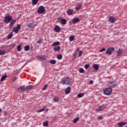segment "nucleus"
<instances>
[{
    "instance_id": "obj_1",
    "label": "nucleus",
    "mask_w": 127,
    "mask_h": 127,
    "mask_svg": "<svg viewBox=\"0 0 127 127\" xmlns=\"http://www.w3.org/2000/svg\"><path fill=\"white\" fill-rule=\"evenodd\" d=\"M109 88H107L104 91V94L107 96H110L112 94V86L109 85Z\"/></svg>"
},
{
    "instance_id": "obj_2",
    "label": "nucleus",
    "mask_w": 127,
    "mask_h": 127,
    "mask_svg": "<svg viewBox=\"0 0 127 127\" xmlns=\"http://www.w3.org/2000/svg\"><path fill=\"white\" fill-rule=\"evenodd\" d=\"M12 19V17L10 15H8L4 17L3 21L4 23H9Z\"/></svg>"
},
{
    "instance_id": "obj_3",
    "label": "nucleus",
    "mask_w": 127,
    "mask_h": 127,
    "mask_svg": "<svg viewBox=\"0 0 127 127\" xmlns=\"http://www.w3.org/2000/svg\"><path fill=\"white\" fill-rule=\"evenodd\" d=\"M45 7L43 5H41L38 7L37 12L39 14L45 13Z\"/></svg>"
},
{
    "instance_id": "obj_4",
    "label": "nucleus",
    "mask_w": 127,
    "mask_h": 127,
    "mask_svg": "<svg viewBox=\"0 0 127 127\" xmlns=\"http://www.w3.org/2000/svg\"><path fill=\"white\" fill-rule=\"evenodd\" d=\"M70 83H71V79L70 77L65 78L63 80V84H65V85H70Z\"/></svg>"
},
{
    "instance_id": "obj_5",
    "label": "nucleus",
    "mask_w": 127,
    "mask_h": 127,
    "mask_svg": "<svg viewBox=\"0 0 127 127\" xmlns=\"http://www.w3.org/2000/svg\"><path fill=\"white\" fill-rule=\"evenodd\" d=\"M58 22H61L63 25H65L66 23H67V21H66V19H63V18H59L58 19Z\"/></svg>"
},
{
    "instance_id": "obj_6",
    "label": "nucleus",
    "mask_w": 127,
    "mask_h": 127,
    "mask_svg": "<svg viewBox=\"0 0 127 127\" xmlns=\"http://www.w3.org/2000/svg\"><path fill=\"white\" fill-rule=\"evenodd\" d=\"M37 58L38 60H40L41 61L46 60V57L44 55L38 56Z\"/></svg>"
},
{
    "instance_id": "obj_7",
    "label": "nucleus",
    "mask_w": 127,
    "mask_h": 127,
    "mask_svg": "<svg viewBox=\"0 0 127 127\" xmlns=\"http://www.w3.org/2000/svg\"><path fill=\"white\" fill-rule=\"evenodd\" d=\"M16 22V20L11 19V22L9 24V28H10V29H11V28H12V26H13V25Z\"/></svg>"
},
{
    "instance_id": "obj_8",
    "label": "nucleus",
    "mask_w": 127,
    "mask_h": 127,
    "mask_svg": "<svg viewBox=\"0 0 127 127\" xmlns=\"http://www.w3.org/2000/svg\"><path fill=\"white\" fill-rule=\"evenodd\" d=\"M106 109V106L102 105L99 107L98 109L97 110V112H103Z\"/></svg>"
},
{
    "instance_id": "obj_9",
    "label": "nucleus",
    "mask_w": 127,
    "mask_h": 127,
    "mask_svg": "<svg viewBox=\"0 0 127 127\" xmlns=\"http://www.w3.org/2000/svg\"><path fill=\"white\" fill-rule=\"evenodd\" d=\"M20 90H21V91H26V87L25 88V86H20V87L17 88V91H18V92H21Z\"/></svg>"
},
{
    "instance_id": "obj_10",
    "label": "nucleus",
    "mask_w": 127,
    "mask_h": 127,
    "mask_svg": "<svg viewBox=\"0 0 127 127\" xmlns=\"http://www.w3.org/2000/svg\"><path fill=\"white\" fill-rule=\"evenodd\" d=\"M64 92L66 95L70 94V92H71V88L70 87H68L65 89Z\"/></svg>"
},
{
    "instance_id": "obj_11",
    "label": "nucleus",
    "mask_w": 127,
    "mask_h": 127,
    "mask_svg": "<svg viewBox=\"0 0 127 127\" xmlns=\"http://www.w3.org/2000/svg\"><path fill=\"white\" fill-rule=\"evenodd\" d=\"M106 54H108V55H112V48H109L106 50Z\"/></svg>"
},
{
    "instance_id": "obj_12",
    "label": "nucleus",
    "mask_w": 127,
    "mask_h": 127,
    "mask_svg": "<svg viewBox=\"0 0 127 127\" xmlns=\"http://www.w3.org/2000/svg\"><path fill=\"white\" fill-rule=\"evenodd\" d=\"M54 30L56 32H60V31H61V30H60V27H59V26H56L55 27Z\"/></svg>"
},
{
    "instance_id": "obj_13",
    "label": "nucleus",
    "mask_w": 127,
    "mask_h": 127,
    "mask_svg": "<svg viewBox=\"0 0 127 127\" xmlns=\"http://www.w3.org/2000/svg\"><path fill=\"white\" fill-rule=\"evenodd\" d=\"M79 21H80L79 18H74L72 20L73 23H77V22H79Z\"/></svg>"
},
{
    "instance_id": "obj_14",
    "label": "nucleus",
    "mask_w": 127,
    "mask_h": 127,
    "mask_svg": "<svg viewBox=\"0 0 127 127\" xmlns=\"http://www.w3.org/2000/svg\"><path fill=\"white\" fill-rule=\"evenodd\" d=\"M124 52V51L122 49H119V51L117 52V56H121L122 54H123V53Z\"/></svg>"
},
{
    "instance_id": "obj_15",
    "label": "nucleus",
    "mask_w": 127,
    "mask_h": 127,
    "mask_svg": "<svg viewBox=\"0 0 127 127\" xmlns=\"http://www.w3.org/2000/svg\"><path fill=\"white\" fill-rule=\"evenodd\" d=\"M127 124V123L126 122H121L118 124V126L119 127H124V126H126Z\"/></svg>"
},
{
    "instance_id": "obj_16",
    "label": "nucleus",
    "mask_w": 127,
    "mask_h": 127,
    "mask_svg": "<svg viewBox=\"0 0 127 127\" xmlns=\"http://www.w3.org/2000/svg\"><path fill=\"white\" fill-rule=\"evenodd\" d=\"M33 88V85H27L26 87V91H28V90H30Z\"/></svg>"
},
{
    "instance_id": "obj_17",
    "label": "nucleus",
    "mask_w": 127,
    "mask_h": 127,
    "mask_svg": "<svg viewBox=\"0 0 127 127\" xmlns=\"http://www.w3.org/2000/svg\"><path fill=\"white\" fill-rule=\"evenodd\" d=\"M6 78H7V75L5 74V75L2 76L1 77L0 81L2 82V81H4V80H5V79H6Z\"/></svg>"
},
{
    "instance_id": "obj_18",
    "label": "nucleus",
    "mask_w": 127,
    "mask_h": 127,
    "mask_svg": "<svg viewBox=\"0 0 127 127\" xmlns=\"http://www.w3.org/2000/svg\"><path fill=\"white\" fill-rule=\"evenodd\" d=\"M112 88H116V87H117V82L116 81H112Z\"/></svg>"
},
{
    "instance_id": "obj_19",
    "label": "nucleus",
    "mask_w": 127,
    "mask_h": 127,
    "mask_svg": "<svg viewBox=\"0 0 127 127\" xmlns=\"http://www.w3.org/2000/svg\"><path fill=\"white\" fill-rule=\"evenodd\" d=\"M12 31V32H15V33H18V31H19V30L16 28V27H14Z\"/></svg>"
},
{
    "instance_id": "obj_20",
    "label": "nucleus",
    "mask_w": 127,
    "mask_h": 127,
    "mask_svg": "<svg viewBox=\"0 0 127 127\" xmlns=\"http://www.w3.org/2000/svg\"><path fill=\"white\" fill-rule=\"evenodd\" d=\"M67 13L68 15H71L73 14V10L71 9H69L67 11Z\"/></svg>"
},
{
    "instance_id": "obj_21",
    "label": "nucleus",
    "mask_w": 127,
    "mask_h": 127,
    "mask_svg": "<svg viewBox=\"0 0 127 127\" xmlns=\"http://www.w3.org/2000/svg\"><path fill=\"white\" fill-rule=\"evenodd\" d=\"M61 49V48L60 47V46H57V47H55L54 48V50L55 52L60 51Z\"/></svg>"
},
{
    "instance_id": "obj_22",
    "label": "nucleus",
    "mask_w": 127,
    "mask_h": 127,
    "mask_svg": "<svg viewBox=\"0 0 127 127\" xmlns=\"http://www.w3.org/2000/svg\"><path fill=\"white\" fill-rule=\"evenodd\" d=\"M6 51L0 50V56L1 55H4V54H6Z\"/></svg>"
},
{
    "instance_id": "obj_23",
    "label": "nucleus",
    "mask_w": 127,
    "mask_h": 127,
    "mask_svg": "<svg viewBox=\"0 0 127 127\" xmlns=\"http://www.w3.org/2000/svg\"><path fill=\"white\" fill-rule=\"evenodd\" d=\"M38 1H39V0H32V3L33 5H35L36 4H37Z\"/></svg>"
},
{
    "instance_id": "obj_24",
    "label": "nucleus",
    "mask_w": 127,
    "mask_h": 127,
    "mask_svg": "<svg viewBox=\"0 0 127 127\" xmlns=\"http://www.w3.org/2000/svg\"><path fill=\"white\" fill-rule=\"evenodd\" d=\"M13 35V33L12 32H10V33H9L7 37V39H11V37H12V36Z\"/></svg>"
},
{
    "instance_id": "obj_25",
    "label": "nucleus",
    "mask_w": 127,
    "mask_h": 127,
    "mask_svg": "<svg viewBox=\"0 0 127 127\" xmlns=\"http://www.w3.org/2000/svg\"><path fill=\"white\" fill-rule=\"evenodd\" d=\"M79 120L80 118L79 117H77L73 120L72 122L73 123V124H76V123H77V122H78V121H79Z\"/></svg>"
},
{
    "instance_id": "obj_26",
    "label": "nucleus",
    "mask_w": 127,
    "mask_h": 127,
    "mask_svg": "<svg viewBox=\"0 0 127 127\" xmlns=\"http://www.w3.org/2000/svg\"><path fill=\"white\" fill-rule=\"evenodd\" d=\"M49 63H50V64H52L53 65H54L55 64H56V60H51L49 61Z\"/></svg>"
},
{
    "instance_id": "obj_27",
    "label": "nucleus",
    "mask_w": 127,
    "mask_h": 127,
    "mask_svg": "<svg viewBox=\"0 0 127 127\" xmlns=\"http://www.w3.org/2000/svg\"><path fill=\"white\" fill-rule=\"evenodd\" d=\"M24 50L25 51H29L30 47H29V45H26L24 47Z\"/></svg>"
},
{
    "instance_id": "obj_28",
    "label": "nucleus",
    "mask_w": 127,
    "mask_h": 127,
    "mask_svg": "<svg viewBox=\"0 0 127 127\" xmlns=\"http://www.w3.org/2000/svg\"><path fill=\"white\" fill-rule=\"evenodd\" d=\"M93 67L95 70H98L99 69V65L97 64H95L93 65Z\"/></svg>"
},
{
    "instance_id": "obj_29",
    "label": "nucleus",
    "mask_w": 127,
    "mask_h": 127,
    "mask_svg": "<svg viewBox=\"0 0 127 127\" xmlns=\"http://www.w3.org/2000/svg\"><path fill=\"white\" fill-rule=\"evenodd\" d=\"M81 7H82V5L81 4H79L75 7L76 10H80L81 9Z\"/></svg>"
},
{
    "instance_id": "obj_30",
    "label": "nucleus",
    "mask_w": 127,
    "mask_h": 127,
    "mask_svg": "<svg viewBox=\"0 0 127 127\" xmlns=\"http://www.w3.org/2000/svg\"><path fill=\"white\" fill-rule=\"evenodd\" d=\"M62 57H63V56H62V54H60L58 55V56H57V59L59 60H61V59H62Z\"/></svg>"
},
{
    "instance_id": "obj_31",
    "label": "nucleus",
    "mask_w": 127,
    "mask_h": 127,
    "mask_svg": "<svg viewBox=\"0 0 127 127\" xmlns=\"http://www.w3.org/2000/svg\"><path fill=\"white\" fill-rule=\"evenodd\" d=\"M69 41L72 42V41H74V39H75V36H70L69 37Z\"/></svg>"
},
{
    "instance_id": "obj_32",
    "label": "nucleus",
    "mask_w": 127,
    "mask_h": 127,
    "mask_svg": "<svg viewBox=\"0 0 127 127\" xmlns=\"http://www.w3.org/2000/svg\"><path fill=\"white\" fill-rule=\"evenodd\" d=\"M59 44H60V42H56L52 44V46H57L59 45Z\"/></svg>"
},
{
    "instance_id": "obj_33",
    "label": "nucleus",
    "mask_w": 127,
    "mask_h": 127,
    "mask_svg": "<svg viewBox=\"0 0 127 127\" xmlns=\"http://www.w3.org/2000/svg\"><path fill=\"white\" fill-rule=\"evenodd\" d=\"M79 73H85V70L83 68H80L78 69Z\"/></svg>"
},
{
    "instance_id": "obj_34",
    "label": "nucleus",
    "mask_w": 127,
    "mask_h": 127,
    "mask_svg": "<svg viewBox=\"0 0 127 127\" xmlns=\"http://www.w3.org/2000/svg\"><path fill=\"white\" fill-rule=\"evenodd\" d=\"M59 97H58V96H55L54 98V101H55V102H59Z\"/></svg>"
},
{
    "instance_id": "obj_35",
    "label": "nucleus",
    "mask_w": 127,
    "mask_h": 127,
    "mask_svg": "<svg viewBox=\"0 0 127 127\" xmlns=\"http://www.w3.org/2000/svg\"><path fill=\"white\" fill-rule=\"evenodd\" d=\"M43 126L44 127H49V125H48V121H46V122H44Z\"/></svg>"
},
{
    "instance_id": "obj_36",
    "label": "nucleus",
    "mask_w": 127,
    "mask_h": 127,
    "mask_svg": "<svg viewBox=\"0 0 127 127\" xmlns=\"http://www.w3.org/2000/svg\"><path fill=\"white\" fill-rule=\"evenodd\" d=\"M84 93H79L77 95V97L78 98H82V97H84Z\"/></svg>"
},
{
    "instance_id": "obj_37",
    "label": "nucleus",
    "mask_w": 127,
    "mask_h": 127,
    "mask_svg": "<svg viewBox=\"0 0 127 127\" xmlns=\"http://www.w3.org/2000/svg\"><path fill=\"white\" fill-rule=\"evenodd\" d=\"M43 41V39L42 38H40L39 39V40H38L37 42V43H38V44H40V43H42Z\"/></svg>"
},
{
    "instance_id": "obj_38",
    "label": "nucleus",
    "mask_w": 127,
    "mask_h": 127,
    "mask_svg": "<svg viewBox=\"0 0 127 127\" xmlns=\"http://www.w3.org/2000/svg\"><path fill=\"white\" fill-rule=\"evenodd\" d=\"M17 51H21V45H19L18 47H17Z\"/></svg>"
},
{
    "instance_id": "obj_39",
    "label": "nucleus",
    "mask_w": 127,
    "mask_h": 127,
    "mask_svg": "<svg viewBox=\"0 0 127 127\" xmlns=\"http://www.w3.org/2000/svg\"><path fill=\"white\" fill-rule=\"evenodd\" d=\"M10 49H13L14 47H15V46L14 44H12L9 45Z\"/></svg>"
},
{
    "instance_id": "obj_40",
    "label": "nucleus",
    "mask_w": 127,
    "mask_h": 127,
    "mask_svg": "<svg viewBox=\"0 0 127 127\" xmlns=\"http://www.w3.org/2000/svg\"><path fill=\"white\" fill-rule=\"evenodd\" d=\"M116 19L114 16H112V23H115V21H116Z\"/></svg>"
},
{
    "instance_id": "obj_41",
    "label": "nucleus",
    "mask_w": 127,
    "mask_h": 127,
    "mask_svg": "<svg viewBox=\"0 0 127 127\" xmlns=\"http://www.w3.org/2000/svg\"><path fill=\"white\" fill-rule=\"evenodd\" d=\"M16 28L18 29V30H20V28H21V25H20V24H17Z\"/></svg>"
},
{
    "instance_id": "obj_42",
    "label": "nucleus",
    "mask_w": 127,
    "mask_h": 127,
    "mask_svg": "<svg viewBox=\"0 0 127 127\" xmlns=\"http://www.w3.org/2000/svg\"><path fill=\"white\" fill-rule=\"evenodd\" d=\"M90 67V64H85L84 65V68H85V69H88V68Z\"/></svg>"
},
{
    "instance_id": "obj_43",
    "label": "nucleus",
    "mask_w": 127,
    "mask_h": 127,
    "mask_svg": "<svg viewBox=\"0 0 127 127\" xmlns=\"http://www.w3.org/2000/svg\"><path fill=\"white\" fill-rule=\"evenodd\" d=\"M44 111H45V108H43L41 109L38 111L39 113H41V112H44Z\"/></svg>"
},
{
    "instance_id": "obj_44",
    "label": "nucleus",
    "mask_w": 127,
    "mask_h": 127,
    "mask_svg": "<svg viewBox=\"0 0 127 127\" xmlns=\"http://www.w3.org/2000/svg\"><path fill=\"white\" fill-rule=\"evenodd\" d=\"M48 85L46 84V85H45V86L43 87V90L44 91H45V90H46V89H47V87H48Z\"/></svg>"
},
{
    "instance_id": "obj_45",
    "label": "nucleus",
    "mask_w": 127,
    "mask_h": 127,
    "mask_svg": "<svg viewBox=\"0 0 127 127\" xmlns=\"http://www.w3.org/2000/svg\"><path fill=\"white\" fill-rule=\"evenodd\" d=\"M82 52H83V51H80L79 52L78 57H81V55H82Z\"/></svg>"
},
{
    "instance_id": "obj_46",
    "label": "nucleus",
    "mask_w": 127,
    "mask_h": 127,
    "mask_svg": "<svg viewBox=\"0 0 127 127\" xmlns=\"http://www.w3.org/2000/svg\"><path fill=\"white\" fill-rule=\"evenodd\" d=\"M103 119H104V118L102 116H100L99 117H98V120H103Z\"/></svg>"
},
{
    "instance_id": "obj_47",
    "label": "nucleus",
    "mask_w": 127,
    "mask_h": 127,
    "mask_svg": "<svg viewBox=\"0 0 127 127\" xmlns=\"http://www.w3.org/2000/svg\"><path fill=\"white\" fill-rule=\"evenodd\" d=\"M106 51V49L105 48H103L100 51H99V52H103V51Z\"/></svg>"
},
{
    "instance_id": "obj_48",
    "label": "nucleus",
    "mask_w": 127,
    "mask_h": 127,
    "mask_svg": "<svg viewBox=\"0 0 127 127\" xmlns=\"http://www.w3.org/2000/svg\"><path fill=\"white\" fill-rule=\"evenodd\" d=\"M77 54H78V50H77L76 51H75L74 53V56H77Z\"/></svg>"
},
{
    "instance_id": "obj_49",
    "label": "nucleus",
    "mask_w": 127,
    "mask_h": 127,
    "mask_svg": "<svg viewBox=\"0 0 127 127\" xmlns=\"http://www.w3.org/2000/svg\"><path fill=\"white\" fill-rule=\"evenodd\" d=\"M16 79H17V77H14L12 79L13 82H14L16 80Z\"/></svg>"
},
{
    "instance_id": "obj_50",
    "label": "nucleus",
    "mask_w": 127,
    "mask_h": 127,
    "mask_svg": "<svg viewBox=\"0 0 127 127\" xmlns=\"http://www.w3.org/2000/svg\"><path fill=\"white\" fill-rule=\"evenodd\" d=\"M109 21H110V22H112V16L109 17Z\"/></svg>"
},
{
    "instance_id": "obj_51",
    "label": "nucleus",
    "mask_w": 127,
    "mask_h": 127,
    "mask_svg": "<svg viewBox=\"0 0 127 127\" xmlns=\"http://www.w3.org/2000/svg\"><path fill=\"white\" fill-rule=\"evenodd\" d=\"M35 26H37V24H34V26L32 27L33 29H34Z\"/></svg>"
},
{
    "instance_id": "obj_52",
    "label": "nucleus",
    "mask_w": 127,
    "mask_h": 127,
    "mask_svg": "<svg viewBox=\"0 0 127 127\" xmlns=\"http://www.w3.org/2000/svg\"><path fill=\"white\" fill-rule=\"evenodd\" d=\"M3 113H4V116H6V115H7V112H6V111H4Z\"/></svg>"
},
{
    "instance_id": "obj_53",
    "label": "nucleus",
    "mask_w": 127,
    "mask_h": 127,
    "mask_svg": "<svg viewBox=\"0 0 127 127\" xmlns=\"http://www.w3.org/2000/svg\"><path fill=\"white\" fill-rule=\"evenodd\" d=\"M89 84H90V85H91V84H93V80H90L89 81Z\"/></svg>"
},
{
    "instance_id": "obj_54",
    "label": "nucleus",
    "mask_w": 127,
    "mask_h": 127,
    "mask_svg": "<svg viewBox=\"0 0 127 127\" xmlns=\"http://www.w3.org/2000/svg\"><path fill=\"white\" fill-rule=\"evenodd\" d=\"M113 51H115V48H112V52H113Z\"/></svg>"
},
{
    "instance_id": "obj_55",
    "label": "nucleus",
    "mask_w": 127,
    "mask_h": 127,
    "mask_svg": "<svg viewBox=\"0 0 127 127\" xmlns=\"http://www.w3.org/2000/svg\"><path fill=\"white\" fill-rule=\"evenodd\" d=\"M111 100H109L108 101H107V103H111Z\"/></svg>"
},
{
    "instance_id": "obj_56",
    "label": "nucleus",
    "mask_w": 127,
    "mask_h": 127,
    "mask_svg": "<svg viewBox=\"0 0 127 127\" xmlns=\"http://www.w3.org/2000/svg\"><path fill=\"white\" fill-rule=\"evenodd\" d=\"M22 97L23 98V99H24V94H22Z\"/></svg>"
},
{
    "instance_id": "obj_57",
    "label": "nucleus",
    "mask_w": 127,
    "mask_h": 127,
    "mask_svg": "<svg viewBox=\"0 0 127 127\" xmlns=\"http://www.w3.org/2000/svg\"><path fill=\"white\" fill-rule=\"evenodd\" d=\"M1 113V109L0 108V113Z\"/></svg>"
},
{
    "instance_id": "obj_58",
    "label": "nucleus",
    "mask_w": 127,
    "mask_h": 127,
    "mask_svg": "<svg viewBox=\"0 0 127 127\" xmlns=\"http://www.w3.org/2000/svg\"><path fill=\"white\" fill-rule=\"evenodd\" d=\"M113 67H115V65H113Z\"/></svg>"
},
{
    "instance_id": "obj_59",
    "label": "nucleus",
    "mask_w": 127,
    "mask_h": 127,
    "mask_svg": "<svg viewBox=\"0 0 127 127\" xmlns=\"http://www.w3.org/2000/svg\"><path fill=\"white\" fill-rule=\"evenodd\" d=\"M109 85H112V83H110V84H109Z\"/></svg>"
},
{
    "instance_id": "obj_60",
    "label": "nucleus",
    "mask_w": 127,
    "mask_h": 127,
    "mask_svg": "<svg viewBox=\"0 0 127 127\" xmlns=\"http://www.w3.org/2000/svg\"><path fill=\"white\" fill-rule=\"evenodd\" d=\"M126 127H127V126H126Z\"/></svg>"
}]
</instances>
